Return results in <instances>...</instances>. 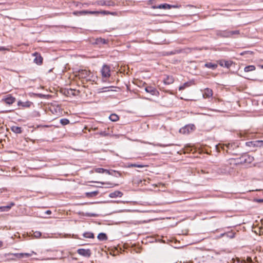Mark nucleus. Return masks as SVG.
Segmentation results:
<instances>
[{"mask_svg":"<svg viewBox=\"0 0 263 263\" xmlns=\"http://www.w3.org/2000/svg\"><path fill=\"white\" fill-rule=\"evenodd\" d=\"M205 66L208 68L212 69L213 70L215 69L217 67L216 64H214L211 62L205 64Z\"/></svg>","mask_w":263,"mask_h":263,"instance_id":"23","label":"nucleus"},{"mask_svg":"<svg viewBox=\"0 0 263 263\" xmlns=\"http://www.w3.org/2000/svg\"><path fill=\"white\" fill-rule=\"evenodd\" d=\"M164 83L167 85L171 84L174 82V78L172 76H167L163 80Z\"/></svg>","mask_w":263,"mask_h":263,"instance_id":"21","label":"nucleus"},{"mask_svg":"<svg viewBox=\"0 0 263 263\" xmlns=\"http://www.w3.org/2000/svg\"><path fill=\"white\" fill-rule=\"evenodd\" d=\"M66 93V95L68 96H78L80 93V91L79 90L73 89H67L66 91L65 92Z\"/></svg>","mask_w":263,"mask_h":263,"instance_id":"9","label":"nucleus"},{"mask_svg":"<svg viewBox=\"0 0 263 263\" xmlns=\"http://www.w3.org/2000/svg\"><path fill=\"white\" fill-rule=\"evenodd\" d=\"M239 30H235V31H226L223 32V36L226 37H231L235 34H239Z\"/></svg>","mask_w":263,"mask_h":263,"instance_id":"14","label":"nucleus"},{"mask_svg":"<svg viewBox=\"0 0 263 263\" xmlns=\"http://www.w3.org/2000/svg\"><path fill=\"white\" fill-rule=\"evenodd\" d=\"M60 123L63 125H66L69 123V121L67 119H62L60 120Z\"/></svg>","mask_w":263,"mask_h":263,"instance_id":"32","label":"nucleus"},{"mask_svg":"<svg viewBox=\"0 0 263 263\" xmlns=\"http://www.w3.org/2000/svg\"><path fill=\"white\" fill-rule=\"evenodd\" d=\"M256 69L255 66L254 65H249V66H246L245 69H244V71L246 72H250V71H254Z\"/></svg>","mask_w":263,"mask_h":263,"instance_id":"24","label":"nucleus"},{"mask_svg":"<svg viewBox=\"0 0 263 263\" xmlns=\"http://www.w3.org/2000/svg\"><path fill=\"white\" fill-rule=\"evenodd\" d=\"M192 263H205L203 257H198L195 259V260L192 261Z\"/></svg>","mask_w":263,"mask_h":263,"instance_id":"29","label":"nucleus"},{"mask_svg":"<svg viewBox=\"0 0 263 263\" xmlns=\"http://www.w3.org/2000/svg\"><path fill=\"white\" fill-rule=\"evenodd\" d=\"M145 166H147V165H140V164H136V167L142 168V167H144Z\"/></svg>","mask_w":263,"mask_h":263,"instance_id":"42","label":"nucleus"},{"mask_svg":"<svg viewBox=\"0 0 263 263\" xmlns=\"http://www.w3.org/2000/svg\"><path fill=\"white\" fill-rule=\"evenodd\" d=\"M4 50V48L3 47H0V51Z\"/></svg>","mask_w":263,"mask_h":263,"instance_id":"48","label":"nucleus"},{"mask_svg":"<svg viewBox=\"0 0 263 263\" xmlns=\"http://www.w3.org/2000/svg\"><path fill=\"white\" fill-rule=\"evenodd\" d=\"M15 98L11 95H8L2 99V101L8 105H11L15 101Z\"/></svg>","mask_w":263,"mask_h":263,"instance_id":"6","label":"nucleus"},{"mask_svg":"<svg viewBox=\"0 0 263 263\" xmlns=\"http://www.w3.org/2000/svg\"><path fill=\"white\" fill-rule=\"evenodd\" d=\"M235 233L234 232L231 231L229 232L226 233V236L229 237L230 238H233L235 237Z\"/></svg>","mask_w":263,"mask_h":263,"instance_id":"30","label":"nucleus"},{"mask_svg":"<svg viewBox=\"0 0 263 263\" xmlns=\"http://www.w3.org/2000/svg\"><path fill=\"white\" fill-rule=\"evenodd\" d=\"M83 236L84 237L86 238H93L94 235L92 233L90 232H87L83 233Z\"/></svg>","mask_w":263,"mask_h":263,"instance_id":"27","label":"nucleus"},{"mask_svg":"<svg viewBox=\"0 0 263 263\" xmlns=\"http://www.w3.org/2000/svg\"><path fill=\"white\" fill-rule=\"evenodd\" d=\"M49 108L50 110L53 114H58V113L60 112L61 108L59 106H55L53 105H51Z\"/></svg>","mask_w":263,"mask_h":263,"instance_id":"13","label":"nucleus"},{"mask_svg":"<svg viewBox=\"0 0 263 263\" xmlns=\"http://www.w3.org/2000/svg\"><path fill=\"white\" fill-rule=\"evenodd\" d=\"M255 145H256L257 146H263V141L262 140H258L255 142H254Z\"/></svg>","mask_w":263,"mask_h":263,"instance_id":"33","label":"nucleus"},{"mask_svg":"<svg viewBox=\"0 0 263 263\" xmlns=\"http://www.w3.org/2000/svg\"><path fill=\"white\" fill-rule=\"evenodd\" d=\"M45 213L47 214H50L51 213V211L50 210H47L45 212Z\"/></svg>","mask_w":263,"mask_h":263,"instance_id":"44","label":"nucleus"},{"mask_svg":"<svg viewBox=\"0 0 263 263\" xmlns=\"http://www.w3.org/2000/svg\"><path fill=\"white\" fill-rule=\"evenodd\" d=\"M24 255H25V256H29V254H28V253H25V254H20V256H22H22H23Z\"/></svg>","mask_w":263,"mask_h":263,"instance_id":"43","label":"nucleus"},{"mask_svg":"<svg viewBox=\"0 0 263 263\" xmlns=\"http://www.w3.org/2000/svg\"><path fill=\"white\" fill-rule=\"evenodd\" d=\"M259 233L260 234H263V223H261V226L259 227Z\"/></svg>","mask_w":263,"mask_h":263,"instance_id":"39","label":"nucleus"},{"mask_svg":"<svg viewBox=\"0 0 263 263\" xmlns=\"http://www.w3.org/2000/svg\"><path fill=\"white\" fill-rule=\"evenodd\" d=\"M225 236H226V233H224L221 234L220 235V237H221Z\"/></svg>","mask_w":263,"mask_h":263,"instance_id":"46","label":"nucleus"},{"mask_svg":"<svg viewBox=\"0 0 263 263\" xmlns=\"http://www.w3.org/2000/svg\"><path fill=\"white\" fill-rule=\"evenodd\" d=\"M171 7V6H170L168 4H161L158 6H153L152 8L153 9H170Z\"/></svg>","mask_w":263,"mask_h":263,"instance_id":"17","label":"nucleus"},{"mask_svg":"<svg viewBox=\"0 0 263 263\" xmlns=\"http://www.w3.org/2000/svg\"><path fill=\"white\" fill-rule=\"evenodd\" d=\"M102 76L103 78H109L110 76V67L107 65H104L101 69Z\"/></svg>","mask_w":263,"mask_h":263,"instance_id":"4","label":"nucleus"},{"mask_svg":"<svg viewBox=\"0 0 263 263\" xmlns=\"http://www.w3.org/2000/svg\"><path fill=\"white\" fill-rule=\"evenodd\" d=\"M3 246V242L0 241V247H1Z\"/></svg>","mask_w":263,"mask_h":263,"instance_id":"47","label":"nucleus"},{"mask_svg":"<svg viewBox=\"0 0 263 263\" xmlns=\"http://www.w3.org/2000/svg\"><path fill=\"white\" fill-rule=\"evenodd\" d=\"M136 164H128L127 167H136Z\"/></svg>","mask_w":263,"mask_h":263,"instance_id":"40","label":"nucleus"},{"mask_svg":"<svg viewBox=\"0 0 263 263\" xmlns=\"http://www.w3.org/2000/svg\"><path fill=\"white\" fill-rule=\"evenodd\" d=\"M102 92H106L109 91L108 87H103L102 89Z\"/></svg>","mask_w":263,"mask_h":263,"instance_id":"41","label":"nucleus"},{"mask_svg":"<svg viewBox=\"0 0 263 263\" xmlns=\"http://www.w3.org/2000/svg\"><path fill=\"white\" fill-rule=\"evenodd\" d=\"M190 86V83H185L184 84H183V85H182V86H180L179 88V89L180 90H183L185 88L187 87H189Z\"/></svg>","mask_w":263,"mask_h":263,"instance_id":"31","label":"nucleus"},{"mask_svg":"<svg viewBox=\"0 0 263 263\" xmlns=\"http://www.w3.org/2000/svg\"><path fill=\"white\" fill-rule=\"evenodd\" d=\"M33 234L34 236L36 238H39L41 236V233L38 231L35 232Z\"/></svg>","mask_w":263,"mask_h":263,"instance_id":"36","label":"nucleus"},{"mask_svg":"<svg viewBox=\"0 0 263 263\" xmlns=\"http://www.w3.org/2000/svg\"><path fill=\"white\" fill-rule=\"evenodd\" d=\"M98 183H100V184H101L102 185H104V184L110 185L111 186H114L116 185V184H114L111 183H105V182H99Z\"/></svg>","mask_w":263,"mask_h":263,"instance_id":"37","label":"nucleus"},{"mask_svg":"<svg viewBox=\"0 0 263 263\" xmlns=\"http://www.w3.org/2000/svg\"><path fill=\"white\" fill-rule=\"evenodd\" d=\"M92 173L95 172L97 173H106L108 175H112V172L117 173L119 176H121V174L120 172L116 171H111V172L107 170L104 169L102 168H96L93 169L92 171Z\"/></svg>","mask_w":263,"mask_h":263,"instance_id":"2","label":"nucleus"},{"mask_svg":"<svg viewBox=\"0 0 263 263\" xmlns=\"http://www.w3.org/2000/svg\"><path fill=\"white\" fill-rule=\"evenodd\" d=\"M90 74V72L85 69L80 70L77 76L79 77L80 79H87Z\"/></svg>","mask_w":263,"mask_h":263,"instance_id":"5","label":"nucleus"},{"mask_svg":"<svg viewBox=\"0 0 263 263\" xmlns=\"http://www.w3.org/2000/svg\"><path fill=\"white\" fill-rule=\"evenodd\" d=\"M84 13H85V14H99V13L108 14V12H106L105 11H101V12H99V11H84Z\"/></svg>","mask_w":263,"mask_h":263,"instance_id":"28","label":"nucleus"},{"mask_svg":"<svg viewBox=\"0 0 263 263\" xmlns=\"http://www.w3.org/2000/svg\"><path fill=\"white\" fill-rule=\"evenodd\" d=\"M145 90L146 92L149 93L152 96H158L159 94V92L157 91V90L153 87H146L145 88Z\"/></svg>","mask_w":263,"mask_h":263,"instance_id":"7","label":"nucleus"},{"mask_svg":"<svg viewBox=\"0 0 263 263\" xmlns=\"http://www.w3.org/2000/svg\"><path fill=\"white\" fill-rule=\"evenodd\" d=\"M98 4L100 6H111L114 5V3L111 1H100L98 2Z\"/></svg>","mask_w":263,"mask_h":263,"instance_id":"15","label":"nucleus"},{"mask_svg":"<svg viewBox=\"0 0 263 263\" xmlns=\"http://www.w3.org/2000/svg\"><path fill=\"white\" fill-rule=\"evenodd\" d=\"M235 146V145L234 144L228 143L226 144H223L222 146H221V148H222L223 150H226L227 152H229V151H230L231 149H233L234 147Z\"/></svg>","mask_w":263,"mask_h":263,"instance_id":"11","label":"nucleus"},{"mask_svg":"<svg viewBox=\"0 0 263 263\" xmlns=\"http://www.w3.org/2000/svg\"><path fill=\"white\" fill-rule=\"evenodd\" d=\"M33 55L35 57L34 59V62L37 64H41L43 62L42 57L37 52H35Z\"/></svg>","mask_w":263,"mask_h":263,"instance_id":"12","label":"nucleus"},{"mask_svg":"<svg viewBox=\"0 0 263 263\" xmlns=\"http://www.w3.org/2000/svg\"><path fill=\"white\" fill-rule=\"evenodd\" d=\"M218 63L221 67L229 68L232 64L233 62L231 61H226L223 60H219Z\"/></svg>","mask_w":263,"mask_h":263,"instance_id":"8","label":"nucleus"},{"mask_svg":"<svg viewBox=\"0 0 263 263\" xmlns=\"http://www.w3.org/2000/svg\"><path fill=\"white\" fill-rule=\"evenodd\" d=\"M97 237L100 241L106 240L107 239V236L106 234L104 233H99Z\"/></svg>","mask_w":263,"mask_h":263,"instance_id":"22","label":"nucleus"},{"mask_svg":"<svg viewBox=\"0 0 263 263\" xmlns=\"http://www.w3.org/2000/svg\"><path fill=\"white\" fill-rule=\"evenodd\" d=\"M242 158L243 159L244 162L246 163H250L254 160V157L249 155H244Z\"/></svg>","mask_w":263,"mask_h":263,"instance_id":"16","label":"nucleus"},{"mask_svg":"<svg viewBox=\"0 0 263 263\" xmlns=\"http://www.w3.org/2000/svg\"><path fill=\"white\" fill-rule=\"evenodd\" d=\"M153 0H149V1L148 2V4H153Z\"/></svg>","mask_w":263,"mask_h":263,"instance_id":"45","label":"nucleus"},{"mask_svg":"<svg viewBox=\"0 0 263 263\" xmlns=\"http://www.w3.org/2000/svg\"><path fill=\"white\" fill-rule=\"evenodd\" d=\"M195 129L194 124H189L180 129L179 132L182 134H189Z\"/></svg>","mask_w":263,"mask_h":263,"instance_id":"1","label":"nucleus"},{"mask_svg":"<svg viewBox=\"0 0 263 263\" xmlns=\"http://www.w3.org/2000/svg\"><path fill=\"white\" fill-rule=\"evenodd\" d=\"M262 67L263 68V66H262Z\"/></svg>","mask_w":263,"mask_h":263,"instance_id":"49","label":"nucleus"},{"mask_svg":"<svg viewBox=\"0 0 263 263\" xmlns=\"http://www.w3.org/2000/svg\"><path fill=\"white\" fill-rule=\"evenodd\" d=\"M109 119L111 121L116 122V121H117L119 120V116L117 115H116L115 114H112L110 115V116L109 117Z\"/></svg>","mask_w":263,"mask_h":263,"instance_id":"25","label":"nucleus"},{"mask_svg":"<svg viewBox=\"0 0 263 263\" xmlns=\"http://www.w3.org/2000/svg\"><path fill=\"white\" fill-rule=\"evenodd\" d=\"M31 104V103L29 101L27 102H22L21 101H19L17 102V105L18 106H22L23 107H29Z\"/></svg>","mask_w":263,"mask_h":263,"instance_id":"20","label":"nucleus"},{"mask_svg":"<svg viewBox=\"0 0 263 263\" xmlns=\"http://www.w3.org/2000/svg\"><path fill=\"white\" fill-rule=\"evenodd\" d=\"M97 192H90V193H87L86 196L87 197H92V196H95L97 194Z\"/></svg>","mask_w":263,"mask_h":263,"instance_id":"35","label":"nucleus"},{"mask_svg":"<svg viewBox=\"0 0 263 263\" xmlns=\"http://www.w3.org/2000/svg\"><path fill=\"white\" fill-rule=\"evenodd\" d=\"M213 96V91L210 88H205L203 93V97L204 98H209Z\"/></svg>","mask_w":263,"mask_h":263,"instance_id":"10","label":"nucleus"},{"mask_svg":"<svg viewBox=\"0 0 263 263\" xmlns=\"http://www.w3.org/2000/svg\"><path fill=\"white\" fill-rule=\"evenodd\" d=\"M232 263H246L245 260H240L239 258L236 259H233Z\"/></svg>","mask_w":263,"mask_h":263,"instance_id":"34","label":"nucleus"},{"mask_svg":"<svg viewBox=\"0 0 263 263\" xmlns=\"http://www.w3.org/2000/svg\"><path fill=\"white\" fill-rule=\"evenodd\" d=\"M77 253L81 256H82L85 257H89L90 256L91 252V250L89 249H83L81 248L77 250Z\"/></svg>","mask_w":263,"mask_h":263,"instance_id":"3","label":"nucleus"},{"mask_svg":"<svg viewBox=\"0 0 263 263\" xmlns=\"http://www.w3.org/2000/svg\"><path fill=\"white\" fill-rule=\"evenodd\" d=\"M246 263H253L252 258L250 257H247L246 260H245Z\"/></svg>","mask_w":263,"mask_h":263,"instance_id":"38","label":"nucleus"},{"mask_svg":"<svg viewBox=\"0 0 263 263\" xmlns=\"http://www.w3.org/2000/svg\"><path fill=\"white\" fill-rule=\"evenodd\" d=\"M123 195V193L119 191H116L112 193L109 194V196L110 198H115L117 197H122Z\"/></svg>","mask_w":263,"mask_h":263,"instance_id":"18","label":"nucleus"},{"mask_svg":"<svg viewBox=\"0 0 263 263\" xmlns=\"http://www.w3.org/2000/svg\"><path fill=\"white\" fill-rule=\"evenodd\" d=\"M14 202H11L7 206H0V210L2 212L8 211L11 208V207L14 206Z\"/></svg>","mask_w":263,"mask_h":263,"instance_id":"19","label":"nucleus"},{"mask_svg":"<svg viewBox=\"0 0 263 263\" xmlns=\"http://www.w3.org/2000/svg\"><path fill=\"white\" fill-rule=\"evenodd\" d=\"M11 129L14 133L16 134H20L22 132L21 127L18 126H12Z\"/></svg>","mask_w":263,"mask_h":263,"instance_id":"26","label":"nucleus"}]
</instances>
